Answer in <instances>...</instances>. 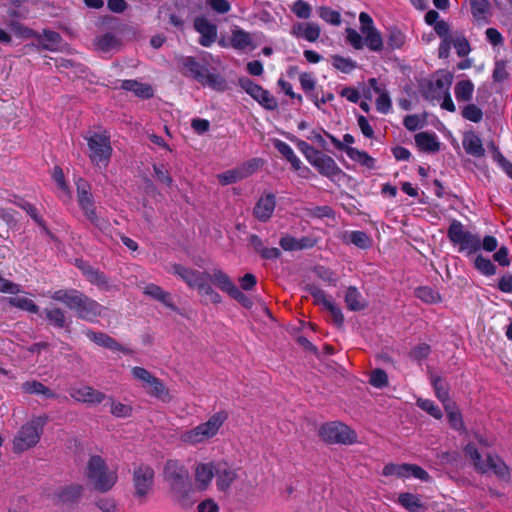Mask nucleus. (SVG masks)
I'll use <instances>...</instances> for the list:
<instances>
[{"mask_svg":"<svg viewBox=\"0 0 512 512\" xmlns=\"http://www.w3.org/2000/svg\"><path fill=\"white\" fill-rule=\"evenodd\" d=\"M444 409L447 412L450 426L455 430L463 429L464 424L462 416L459 410L457 409L456 404H447L446 407H444Z\"/></svg>","mask_w":512,"mask_h":512,"instance_id":"nucleus-47","label":"nucleus"},{"mask_svg":"<svg viewBox=\"0 0 512 512\" xmlns=\"http://www.w3.org/2000/svg\"><path fill=\"white\" fill-rule=\"evenodd\" d=\"M415 294L426 303H436L440 301V295L430 287H419L416 289Z\"/></svg>","mask_w":512,"mask_h":512,"instance_id":"nucleus-58","label":"nucleus"},{"mask_svg":"<svg viewBox=\"0 0 512 512\" xmlns=\"http://www.w3.org/2000/svg\"><path fill=\"white\" fill-rule=\"evenodd\" d=\"M489 147L492 151L493 160L502 168L506 175L512 179V163L504 157L494 143H491Z\"/></svg>","mask_w":512,"mask_h":512,"instance_id":"nucleus-45","label":"nucleus"},{"mask_svg":"<svg viewBox=\"0 0 512 512\" xmlns=\"http://www.w3.org/2000/svg\"><path fill=\"white\" fill-rule=\"evenodd\" d=\"M415 143L420 150L425 152H437L440 148L437 137L433 133L420 132L416 134Z\"/></svg>","mask_w":512,"mask_h":512,"instance_id":"nucleus-30","label":"nucleus"},{"mask_svg":"<svg viewBox=\"0 0 512 512\" xmlns=\"http://www.w3.org/2000/svg\"><path fill=\"white\" fill-rule=\"evenodd\" d=\"M227 419L228 414L226 411H218L212 414L205 422L180 432L179 440L185 446L195 447L207 444L218 435Z\"/></svg>","mask_w":512,"mask_h":512,"instance_id":"nucleus-3","label":"nucleus"},{"mask_svg":"<svg viewBox=\"0 0 512 512\" xmlns=\"http://www.w3.org/2000/svg\"><path fill=\"white\" fill-rule=\"evenodd\" d=\"M417 406L427 412L430 416L435 419H441L443 414L441 409L434 404L432 400L418 398L416 402Z\"/></svg>","mask_w":512,"mask_h":512,"instance_id":"nucleus-53","label":"nucleus"},{"mask_svg":"<svg viewBox=\"0 0 512 512\" xmlns=\"http://www.w3.org/2000/svg\"><path fill=\"white\" fill-rule=\"evenodd\" d=\"M194 80L199 82L202 86L209 87L218 92H223L227 89L226 80L221 75L211 72L205 66L201 68Z\"/></svg>","mask_w":512,"mask_h":512,"instance_id":"nucleus-22","label":"nucleus"},{"mask_svg":"<svg viewBox=\"0 0 512 512\" xmlns=\"http://www.w3.org/2000/svg\"><path fill=\"white\" fill-rule=\"evenodd\" d=\"M54 301L63 303L68 309L86 321H94L101 316L103 306L76 289H60L50 294Z\"/></svg>","mask_w":512,"mask_h":512,"instance_id":"nucleus-1","label":"nucleus"},{"mask_svg":"<svg viewBox=\"0 0 512 512\" xmlns=\"http://www.w3.org/2000/svg\"><path fill=\"white\" fill-rule=\"evenodd\" d=\"M216 462H199L194 468L195 488L199 491H205L211 485L215 476Z\"/></svg>","mask_w":512,"mask_h":512,"instance_id":"nucleus-20","label":"nucleus"},{"mask_svg":"<svg viewBox=\"0 0 512 512\" xmlns=\"http://www.w3.org/2000/svg\"><path fill=\"white\" fill-rule=\"evenodd\" d=\"M131 373L135 379L142 383V387L149 395L163 402L170 401L171 396L169 390L159 378L155 377L148 370L136 366L132 368Z\"/></svg>","mask_w":512,"mask_h":512,"instance_id":"nucleus-9","label":"nucleus"},{"mask_svg":"<svg viewBox=\"0 0 512 512\" xmlns=\"http://www.w3.org/2000/svg\"><path fill=\"white\" fill-rule=\"evenodd\" d=\"M168 271L179 277L189 288H196L198 290L204 286V282H208L207 272L188 268L180 264H172Z\"/></svg>","mask_w":512,"mask_h":512,"instance_id":"nucleus-14","label":"nucleus"},{"mask_svg":"<svg viewBox=\"0 0 512 512\" xmlns=\"http://www.w3.org/2000/svg\"><path fill=\"white\" fill-rule=\"evenodd\" d=\"M88 146V157L91 163L98 168H107L113 148L110 141V136L106 133L94 132L89 136H85Z\"/></svg>","mask_w":512,"mask_h":512,"instance_id":"nucleus-4","label":"nucleus"},{"mask_svg":"<svg viewBox=\"0 0 512 512\" xmlns=\"http://www.w3.org/2000/svg\"><path fill=\"white\" fill-rule=\"evenodd\" d=\"M239 469L234 468L225 461L216 462L215 478L216 487L221 492H227L238 479Z\"/></svg>","mask_w":512,"mask_h":512,"instance_id":"nucleus-17","label":"nucleus"},{"mask_svg":"<svg viewBox=\"0 0 512 512\" xmlns=\"http://www.w3.org/2000/svg\"><path fill=\"white\" fill-rule=\"evenodd\" d=\"M203 65L198 63L193 57H182L180 59V72L190 78H195Z\"/></svg>","mask_w":512,"mask_h":512,"instance_id":"nucleus-42","label":"nucleus"},{"mask_svg":"<svg viewBox=\"0 0 512 512\" xmlns=\"http://www.w3.org/2000/svg\"><path fill=\"white\" fill-rule=\"evenodd\" d=\"M132 482L134 496L138 499H145L151 492L154 485V470L146 464H140L133 469Z\"/></svg>","mask_w":512,"mask_h":512,"instance_id":"nucleus-12","label":"nucleus"},{"mask_svg":"<svg viewBox=\"0 0 512 512\" xmlns=\"http://www.w3.org/2000/svg\"><path fill=\"white\" fill-rule=\"evenodd\" d=\"M464 452L465 455L473 462L474 468L478 472L486 473L488 471H493L500 477L507 475V467L503 462L489 454L483 457L473 444H467Z\"/></svg>","mask_w":512,"mask_h":512,"instance_id":"nucleus-8","label":"nucleus"},{"mask_svg":"<svg viewBox=\"0 0 512 512\" xmlns=\"http://www.w3.org/2000/svg\"><path fill=\"white\" fill-rule=\"evenodd\" d=\"M452 77L450 75H446L443 78L436 79L435 83L432 85L431 89L435 90V95L433 97H442V93L448 92L450 89Z\"/></svg>","mask_w":512,"mask_h":512,"instance_id":"nucleus-63","label":"nucleus"},{"mask_svg":"<svg viewBox=\"0 0 512 512\" xmlns=\"http://www.w3.org/2000/svg\"><path fill=\"white\" fill-rule=\"evenodd\" d=\"M69 395L75 401L89 405L100 404L106 398L103 392L86 385L71 387Z\"/></svg>","mask_w":512,"mask_h":512,"instance_id":"nucleus-18","label":"nucleus"},{"mask_svg":"<svg viewBox=\"0 0 512 512\" xmlns=\"http://www.w3.org/2000/svg\"><path fill=\"white\" fill-rule=\"evenodd\" d=\"M44 313L49 323L53 326L57 328H65L67 326L66 314L61 308L45 309Z\"/></svg>","mask_w":512,"mask_h":512,"instance_id":"nucleus-43","label":"nucleus"},{"mask_svg":"<svg viewBox=\"0 0 512 512\" xmlns=\"http://www.w3.org/2000/svg\"><path fill=\"white\" fill-rule=\"evenodd\" d=\"M332 65L334 66V68L343 73H350L357 67L356 62L353 61L352 59L345 58L339 55H335L332 57Z\"/></svg>","mask_w":512,"mask_h":512,"instance_id":"nucleus-51","label":"nucleus"},{"mask_svg":"<svg viewBox=\"0 0 512 512\" xmlns=\"http://www.w3.org/2000/svg\"><path fill=\"white\" fill-rule=\"evenodd\" d=\"M365 44L371 51H381L383 49V39L377 29L363 33Z\"/></svg>","mask_w":512,"mask_h":512,"instance_id":"nucleus-46","label":"nucleus"},{"mask_svg":"<svg viewBox=\"0 0 512 512\" xmlns=\"http://www.w3.org/2000/svg\"><path fill=\"white\" fill-rule=\"evenodd\" d=\"M347 308L351 311H361L367 307V302L362 294L354 286L347 288L344 296Z\"/></svg>","mask_w":512,"mask_h":512,"instance_id":"nucleus-28","label":"nucleus"},{"mask_svg":"<svg viewBox=\"0 0 512 512\" xmlns=\"http://www.w3.org/2000/svg\"><path fill=\"white\" fill-rule=\"evenodd\" d=\"M277 151L292 165L295 170H299L301 166L300 159L296 156L293 149L284 141L276 139L273 141Z\"/></svg>","mask_w":512,"mask_h":512,"instance_id":"nucleus-37","label":"nucleus"},{"mask_svg":"<svg viewBox=\"0 0 512 512\" xmlns=\"http://www.w3.org/2000/svg\"><path fill=\"white\" fill-rule=\"evenodd\" d=\"M369 383L378 389L384 388L388 385L387 373L382 369H375L369 375Z\"/></svg>","mask_w":512,"mask_h":512,"instance_id":"nucleus-54","label":"nucleus"},{"mask_svg":"<svg viewBox=\"0 0 512 512\" xmlns=\"http://www.w3.org/2000/svg\"><path fill=\"white\" fill-rule=\"evenodd\" d=\"M9 303L19 309L28 311L30 313H38L39 307L33 302V300L23 297V296H17V297H11L9 299Z\"/></svg>","mask_w":512,"mask_h":512,"instance_id":"nucleus-48","label":"nucleus"},{"mask_svg":"<svg viewBox=\"0 0 512 512\" xmlns=\"http://www.w3.org/2000/svg\"><path fill=\"white\" fill-rule=\"evenodd\" d=\"M194 28L200 34L199 44L210 47L217 39V26L206 17L199 16L194 20Z\"/></svg>","mask_w":512,"mask_h":512,"instance_id":"nucleus-21","label":"nucleus"},{"mask_svg":"<svg viewBox=\"0 0 512 512\" xmlns=\"http://www.w3.org/2000/svg\"><path fill=\"white\" fill-rule=\"evenodd\" d=\"M249 244L264 259H276L281 254L278 248H266L262 240L255 234L249 236Z\"/></svg>","mask_w":512,"mask_h":512,"instance_id":"nucleus-31","label":"nucleus"},{"mask_svg":"<svg viewBox=\"0 0 512 512\" xmlns=\"http://www.w3.org/2000/svg\"><path fill=\"white\" fill-rule=\"evenodd\" d=\"M462 116L469 121L478 123L483 118V112L475 104H468L463 108Z\"/></svg>","mask_w":512,"mask_h":512,"instance_id":"nucleus-59","label":"nucleus"},{"mask_svg":"<svg viewBox=\"0 0 512 512\" xmlns=\"http://www.w3.org/2000/svg\"><path fill=\"white\" fill-rule=\"evenodd\" d=\"M382 474L384 476H396L398 478H408V464L389 463L384 466Z\"/></svg>","mask_w":512,"mask_h":512,"instance_id":"nucleus-50","label":"nucleus"},{"mask_svg":"<svg viewBox=\"0 0 512 512\" xmlns=\"http://www.w3.org/2000/svg\"><path fill=\"white\" fill-rule=\"evenodd\" d=\"M75 265L82 272L86 280L92 285H95L104 291H109L112 289V285L110 284L108 278L99 269L92 267L83 260H76Z\"/></svg>","mask_w":512,"mask_h":512,"instance_id":"nucleus-19","label":"nucleus"},{"mask_svg":"<svg viewBox=\"0 0 512 512\" xmlns=\"http://www.w3.org/2000/svg\"><path fill=\"white\" fill-rule=\"evenodd\" d=\"M46 422V417L39 416L24 424L13 439V450L20 453L36 446Z\"/></svg>","mask_w":512,"mask_h":512,"instance_id":"nucleus-5","label":"nucleus"},{"mask_svg":"<svg viewBox=\"0 0 512 512\" xmlns=\"http://www.w3.org/2000/svg\"><path fill=\"white\" fill-rule=\"evenodd\" d=\"M276 206V197L272 193H267L260 197L254 207V215L255 217L262 222L268 221Z\"/></svg>","mask_w":512,"mask_h":512,"instance_id":"nucleus-24","label":"nucleus"},{"mask_svg":"<svg viewBox=\"0 0 512 512\" xmlns=\"http://www.w3.org/2000/svg\"><path fill=\"white\" fill-rule=\"evenodd\" d=\"M263 164L259 158H253L243 163L241 166L227 170L217 175L218 181L222 185H229L241 181L255 173Z\"/></svg>","mask_w":512,"mask_h":512,"instance_id":"nucleus-13","label":"nucleus"},{"mask_svg":"<svg viewBox=\"0 0 512 512\" xmlns=\"http://www.w3.org/2000/svg\"><path fill=\"white\" fill-rule=\"evenodd\" d=\"M320 438L327 443L352 444L356 441V434L347 425L339 422L323 424L319 428Z\"/></svg>","mask_w":512,"mask_h":512,"instance_id":"nucleus-10","label":"nucleus"},{"mask_svg":"<svg viewBox=\"0 0 512 512\" xmlns=\"http://www.w3.org/2000/svg\"><path fill=\"white\" fill-rule=\"evenodd\" d=\"M143 293L160 301L167 307L175 309V305L171 302V296L168 292L164 291L160 286L150 283L144 287Z\"/></svg>","mask_w":512,"mask_h":512,"instance_id":"nucleus-34","label":"nucleus"},{"mask_svg":"<svg viewBox=\"0 0 512 512\" xmlns=\"http://www.w3.org/2000/svg\"><path fill=\"white\" fill-rule=\"evenodd\" d=\"M117 45V39L116 37L111 34L107 33L97 38L96 40V46L101 51H110L111 49L115 48Z\"/></svg>","mask_w":512,"mask_h":512,"instance_id":"nucleus-60","label":"nucleus"},{"mask_svg":"<svg viewBox=\"0 0 512 512\" xmlns=\"http://www.w3.org/2000/svg\"><path fill=\"white\" fill-rule=\"evenodd\" d=\"M345 153L351 160L358 162L369 169H373L375 166V160L365 151H361L353 147H347L345 149Z\"/></svg>","mask_w":512,"mask_h":512,"instance_id":"nucleus-39","label":"nucleus"},{"mask_svg":"<svg viewBox=\"0 0 512 512\" xmlns=\"http://www.w3.org/2000/svg\"><path fill=\"white\" fill-rule=\"evenodd\" d=\"M76 186L77 201L84 215L96 228L101 231H106L109 228V222L97 215L90 184L86 180L79 178L76 182Z\"/></svg>","mask_w":512,"mask_h":512,"instance_id":"nucleus-6","label":"nucleus"},{"mask_svg":"<svg viewBox=\"0 0 512 512\" xmlns=\"http://www.w3.org/2000/svg\"><path fill=\"white\" fill-rule=\"evenodd\" d=\"M398 502L410 512H419L423 508L419 496L412 493H401L398 496Z\"/></svg>","mask_w":512,"mask_h":512,"instance_id":"nucleus-41","label":"nucleus"},{"mask_svg":"<svg viewBox=\"0 0 512 512\" xmlns=\"http://www.w3.org/2000/svg\"><path fill=\"white\" fill-rule=\"evenodd\" d=\"M319 17L325 22L338 26L341 24V15L338 11L331 9L330 7L321 6L318 8Z\"/></svg>","mask_w":512,"mask_h":512,"instance_id":"nucleus-49","label":"nucleus"},{"mask_svg":"<svg viewBox=\"0 0 512 512\" xmlns=\"http://www.w3.org/2000/svg\"><path fill=\"white\" fill-rule=\"evenodd\" d=\"M240 86L264 108L275 110L278 107L277 100L265 89L248 78L239 80Z\"/></svg>","mask_w":512,"mask_h":512,"instance_id":"nucleus-15","label":"nucleus"},{"mask_svg":"<svg viewBox=\"0 0 512 512\" xmlns=\"http://www.w3.org/2000/svg\"><path fill=\"white\" fill-rule=\"evenodd\" d=\"M475 267L486 276H492L496 273V266L489 259L481 255L476 257Z\"/></svg>","mask_w":512,"mask_h":512,"instance_id":"nucleus-56","label":"nucleus"},{"mask_svg":"<svg viewBox=\"0 0 512 512\" xmlns=\"http://www.w3.org/2000/svg\"><path fill=\"white\" fill-rule=\"evenodd\" d=\"M291 10L300 19H308L312 13L311 5L304 0L294 2Z\"/></svg>","mask_w":512,"mask_h":512,"instance_id":"nucleus-57","label":"nucleus"},{"mask_svg":"<svg viewBox=\"0 0 512 512\" xmlns=\"http://www.w3.org/2000/svg\"><path fill=\"white\" fill-rule=\"evenodd\" d=\"M474 84L471 80H462L456 83L454 93L458 102H468L472 99Z\"/></svg>","mask_w":512,"mask_h":512,"instance_id":"nucleus-38","label":"nucleus"},{"mask_svg":"<svg viewBox=\"0 0 512 512\" xmlns=\"http://www.w3.org/2000/svg\"><path fill=\"white\" fill-rule=\"evenodd\" d=\"M472 15L477 19H483L489 12L490 3L488 0H470Z\"/></svg>","mask_w":512,"mask_h":512,"instance_id":"nucleus-52","label":"nucleus"},{"mask_svg":"<svg viewBox=\"0 0 512 512\" xmlns=\"http://www.w3.org/2000/svg\"><path fill=\"white\" fill-rule=\"evenodd\" d=\"M309 163L316 168L321 175L331 180L339 179L345 175L335 160L322 152H319Z\"/></svg>","mask_w":512,"mask_h":512,"instance_id":"nucleus-16","label":"nucleus"},{"mask_svg":"<svg viewBox=\"0 0 512 512\" xmlns=\"http://www.w3.org/2000/svg\"><path fill=\"white\" fill-rule=\"evenodd\" d=\"M291 34L296 38H303L309 42H315L320 37L321 29L320 26L314 22H299L292 26Z\"/></svg>","mask_w":512,"mask_h":512,"instance_id":"nucleus-25","label":"nucleus"},{"mask_svg":"<svg viewBox=\"0 0 512 512\" xmlns=\"http://www.w3.org/2000/svg\"><path fill=\"white\" fill-rule=\"evenodd\" d=\"M87 337L96 343L97 345L106 347L111 350H121L124 351V349L121 347V345L112 337L107 335L103 332H94L92 330H88L86 332Z\"/></svg>","mask_w":512,"mask_h":512,"instance_id":"nucleus-32","label":"nucleus"},{"mask_svg":"<svg viewBox=\"0 0 512 512\" xmlns=\"http://www.w3.org/2000/svg\"><path fill=\"white\" fill-rule=\"evenodd\" d=\"M208 281L228 295L236 286L228 274L221 269H213L208 273Z\"/></svg>","mask_w":512,"mask_h":512,"instance_id":"nucleus-27","label":"nucleus"},{"mask_svg":"<svg viewBox=\"0 0 512 512\" xmlns=\"http://www.w3.org/2000/svg\"><path fill=\"white\" fill-rule=\"evenodd\" d=\"M343 241L351 243L360 249H367L372 245L371 237L363 231H351L343 234Z\"/></svg>","mask_w":512,"mask_h":512,"instance_id":"nucleus-33","label":"nucleus"},{"mask_svg":"<svg viewBox=\"0 0 512 512\" xmlns=\"http://www.w3.org/2000/svg\"><path fill=\"white\" fill-rule=\"evenodd\" d=\"M121 88L132 91L136 96L142 98H150L153 96V89L149 84L139 83L135 80L122 81Z\"/></svg>","mask_w":512,"mask_h":512,"instance_id":"nucleus-36","label":"nucleus"},{"mask_svg":"<svg viewBox=\"0 0 512 512\" xmlns=\"http://www.w3.org/2000/svg\"><path fill=\"white\" fill-rule=\"evenodd\" d=\"M163 474L170 487L176 492H183L189 485V471L179 460H168Z\"/></svg>","mask_w":512,"mask_h":512,"instance_id":"nucleus-11","label":"nucleus"},{"mask_svg":"<svg viewBox=\"0 0 512 512\" xmlns=\"http://www.w3.org/2000/svg\"><path fill=\"white\" fill-rule=\"evenodd\" d=\"M154 174L156 180L161 184H164L168 187L172 185V177L170 176L168 170L165 168L163 164H154L153 165Z\"/></svg>","mask_w":512,"mask_h":512,"instance_id":"nucleus-62","label":"nucleus"},{"mask_svg":"<svg viewBox=\"0 0 512 512\" xmlns=\"http://www.w3.org/2000/svg\"><path fill=\"white\" fill-rule=\"evenodd\" d=\"M431 383L434 387L436 397L443 403V406L446 407L447 404L454 403L449 398V393L447 386L439 376H432Z\"/></svg>","mask_w":512,"mask_h":512,"instance_id":"nucleus-44","label":"nucleus"},{"mask_svg":"<svg viewBox=\"0 0 512 512\" xmlns=\"http://www.w3.org/2000/svg\"><path fill=\"white\" fill-rule=\"evenodd\" d=\"M447 236L454 245L459 246L460 252L474 253L481 248L479 236L466 230L458 220H453L450 223Z\"/></svg>","mask_w":512,"mask_h":512,"instance_id":"nucleus-7","label":"nucleus"},{"mask_svg":"<svg viewBox=\"0 0 512 512\" xmlns=\"http://www.w3.org/2000/svg\"><path fill=\"white\" fill-rule=\"evenodd\" d=\"M37 40L44 49L50 51L59 50L63 41L59 33L50 30H44Z\"/></svg>","mask_w":512,"mask_h":512,"instance_id":"nucleus-35","label":"nucleus"},{"mask_svg":"<svg viewBox=\"0 0 512 512\" xmlns=\"http://www.w3.org/2000/svg\"><path fill=\"white\" fill-rule=\"evenodd\" d=\"M230 42L232 47L236 50H246L254 48L253 40L250 33L238 27H235L232 30Z\"/></svg>","mask_w":512,"mask_h":512,"instance_id":"nucleus-29","label":"nucleus"},{"mask_svg":"<svg viewBox=\"0 0 512 512\" xmlns=\"http://www.w3.org/2000/svg\"><path fill=\"white\" fill-rule=\"evenodd\" d=\"M452 45L456 49L457 54L460 57L466 56L470 52V45L467 39L462 35L452 36Z\"/></svg>","mask_w":512,"mask_h":512,"instance_id":"nucleus-61","label":"nucleus"},{"mask_svg":"<svg viewBox=\"0 0 512 512\" xmlns=\"http://www.w3.org/2000/svg\"><path fill=\"white\" fill-rule=\"evenodd\" d=\"M84 475L91 488L100 493L110 491L118 481L117 468L109 467L105 459L99 455L89 457Z\"/></svg>","mask_w":512,"mask_h":512,"instance_id":"nucleus-2","label":"nucleus"},{"mask_svg":"<svg viewBox=\"0 0 512 512\" xmlns=\"http://www.w3.org/2000/svg\"><path fill=\"white\" fill-rule=\"evenodd\" d=\"M406 42L405 34L398 29L389 30L387 43L391 49H400Z\"/></svg>","mask_w":512,"mask_h":512,"instance_id":"nucleus-55","label":"nucleus"},{"mask_svg":"<svg viewBox=\"0 0 512 512\" xmlns=\"http://www.w3.org/2000/svg\"><path fill=\"white\" fill-rule=\"evenodd\" d=\"M84 493V486L79 483H71L60 487L55 497L58 502L62 504H75L78 503Z\"/></svg>","mask_w":512,"mask_h":512,"instance_id":"nucleus-23","label":"nucleus"},{"mask_svg":"<svg viewBox=\"0 0 512 512\" xmlns=\"http://www.w3.org/2000/svg\"><path fill=\"white\" fill-rule=\"evenodd\" d=\"M280 246L284 250L292 251V250H301L307 248L309 245L307 244H301L298 242V239L286 235L280 239Z\"/></svg>","mask_w":512,"mask_h":512,"instance_id":"nucleus-64","label":"nucleus"},{"mask_svg":"<svg viewBox=\"0 0 512 512\" xmlns=\"http://www.w3.org/2000/svg\"><path fill=\"white\" fill-rule=\"evenodd\" d=\"M462 144L465 152L475 158H481L485 155L481 138L472 131L464 134Z\"/></svg>","mask_w":512,"mask_h":512,"instance_id":"nucleus-26","label":"nucleus"},{"mask_svg":"<svg viewBox=\"0 0 512 512\" xmlns=\"http://www.w3.org/2000/svg\"><path fill=\"white\" fill-rule=\"evenodd\" d=\"M22 390L28 394H41L46 398H56L57 395L41 382L32 380L22 384Z\"/></svg>","mask_w":512,"mask_h":512,"instance_id":"nucleus-40","label":"nucleus"}]
</instances>
